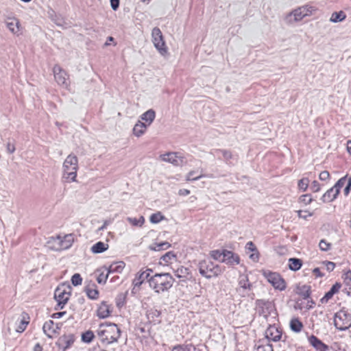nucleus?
Listing matches in <instances>:
<instances>
[{"instance_id":"nucleus-1","label":"nucleus","mask_w":351,"mask_h":351,"mask_svg":"<svg viewBox=\"0 0 351 351\" xmlns=\"http://www.w3.org/2000/svg\"><path fill=\"white\" fill-rule=\"evenodd\" d=\"M96 332L100 341L106 345L117 342L121 336V330L118 326L107 322L100 324Z\"/></svg>"},{"instance_id":"nucleus-2","label":"nucleus","mask_w":351,"mask_h":351,"mask_svg":"<svg viewBox=\"0 0 351 351\" xmlns=\"http://www.w3.org/2000/svg\"><path fill=\"white\" fill-rule=\"evenodd\" d=\"M175 282L169 273H156L148 280L149 287L157 293L169 291Z\"/></svg>"},{"instance_id":"nucleus-3","label":"nucleus","mask_w":351,"mask_h":351,"mask_svg":"<svg viewBox=\"0 0 351 351\" xmlns=\"http://www.w3.org/2000/svg\"><path fill=\"white\" fill-rule=\"evenodd\" d=\"M78 160L75 155H69L63 163L62 180L65 182H76Z\"/></svg>"},{"instance_id":"nucleus-4","label":"nucleus","mask_w":351,"mask_h":351,"mask_svg":"<svg viewBox=\"0 0 351 351\" xmlns=\"http://www.w3.org/2000/svg\"><path fill=\"white\" fill-rule=\"evenodd\" d=\"M198 269L199 274L207 279L217 277L225 270L224 267L215 264L210 260L201 261L198 264Z\"/></svg>"},{"instance_id":"nucleus-5","label":"nucleus","mask_w":351,"mask_h":351,"mask_svg":"<svg viewBox=\"0 0 351 351\" xmlns=\"http://www.w3.org/2000/svg\"><path fill=\"white\" fill-rule=\"evenodd\" d=\"M255 304L259 315L264 317L267 320H268L269 317L276 318L278 314L275 305L272 302L264 299H258L256 300Z\"/></svg>"},{"instance_id":"nucleus-6","label":"nucleus","mask_w":351,"mask_h":351,"mask_svg":"<svg viewBox=\"0 0 351 351\" xmlns=\"http://www.w3.org/2000/svg\"><path fill=\"white\" fill-rule=\"evenodd\" d=\"M152 41L154 46L161 56H166L169 54V48L160 28L156 27L152 29Z\"/></svg>"},{"instance_id":"nucleus-7","label":"nucleus","mask_w":351,"mask_h":351,"mask_svg":"<svg viewBox=\"0 0 351 351\" xmlns=\"http://www.w3.org/2000/svg\"><path fill=\"white\" fill-rule=\"evenodd\" d=\"M334 325L339 331L351 329V314L347 311L341 309L334 315Z\"/></svg>"},{"instance_id":"nucleus-8","label":"nucleus","mask_w":351,"mask_h":351,"mask_svg":"<svg viewBox=\"0 0 351 351\" xmlns=\"http://www.w3.org/2000/svg\"><path fill=\"white\" fill-rule=\"evenodd\" d=\"M263 276L276 289L283 291L286 289V282L278 273L265 270Z\"/></svg>"},{"instance_id":"nucleus-9","label":"nucleus","mask_w":351,"mask_h":351,"mask_svg":"<svg viewBox=\"0 0 351 351\" xmlns=\"http://www.w3.org/2000/svg\"><path fill=\"white\" fill-rule=\"evenodd\" d=\"M317 11V8L310 5L299 7L291 12L290 16H293L295 21H300L306 16L313 15Z\"/></svg>"},{"instance_id":"nucleus-10","label":"nucleus","mask_w":351,"mask_h":351,"mask_svg":"<svg viewBox=\"0 0 351 351\" xmlns=\"http://www.w3.org/2000/svg\"><path fill=\"white\" fill-rule=\"evenodd\" d=\"M53 72L54 78L59 85L65 88H68L69 86V76L60 65L56 64L53 66Z\"/></svg>"},{"instance_id":"nucleus-11","label":"nucleus","mask_w":351,"mask_h":351,"mask_svg":"<svg viewBox=\"0 0 351 351\" xmlns=\"http://www.w3.org/2000/svg\"><path fill=\"white\" fill-rule=\"evenodd\" d=\"M70 297V292L66 291L62 287H58L54 291V298L57 301L56 310L62 309L67 303Z\"/></svg>"},{"instance_id":"nucleus-12","label":"nucleus","mask_w":351,"mask_h":351,"mask_svg":"<svg viewBox=\"0 0 351 351\" xmlns=\"http://www.w3.org/2000/svg\"><path fill=\"white\" fill-rule=\"evenodd\" d=\"M265 338L267 339V342L270 341L276 342L281 339L282 337V332L280 328L277 327L275 324H269L265 330Z\"/></svg>"},{"instance_id":"nucleus-13","label":"nucleus","mask_w":351,"mask_h":351,"mask_svg":"<svg viewBox=\"0 0 351 351\" xmlns=\"http://www.w3.org/2000/svg\"><path fill=\"white\" fill-rule=\"evenodd\" d=\"M334 187L338 189L339 193L340 190L343 188V194L348 196L351 189V177H348V176L342 177L334 185Z\"/></svg>"},{"instance_id":"nucleus-14","label":"nucleus","mask_w":351,"mask_h":351,"mask_svg":"<svg viewBox=\"0 0 351 351\" xmlns=\"http://www.w3.org/2000/svg\"><path fill=\"white\" fill-rule=\"evenodd\" d=\"M226 265L234 267L240 263V257L232 251L226 250L222 259V262Z\"/></svg>"},{"instance_id":"nucleus-15","label":"nucleus","mask_w":351,"mask_h":351,"mask_svg":"<svg viewBox=\"0 0 351 351\" xmlns=\"http://www.w3.org/2000/svg\"><path fill=\"white\" fill-rule=\"evenodd\" d=\"M163 161L170 162L175 166L181 165L183 162V157L178 155L176 152H169L160 156Z\"/></svg>"},{"instance_id":"nucleus-16","label":"nucleus","mask_w":351,"mask_h":351,"mask_svg":"<svg viewBox=\"0 0 351 351\" xmlns=\"http://www.w3.org/2000/svg\"><path fill=\"white\" fill-rule=\"evenodd\" d=\"M308 341L317 351H328L329 347L314 335L308 336Z\"/></svg>"},{"instance_id":"nucleus-17","label":"nucleus","mask_w":351,"mask_h":351,"mask_svg":"<svg viewBox=\"0 0 351 351\" xmlns=\"http://www.w3.org/2000/svg\"><path fill=\"white\" fill-rule=\"evenodd\" d=\"M74 341L75 338L73 335H64L58 339V341L56 342V345L60 349L65 351L66 349L71 347V346L74 343Z\"/></svg>"},{"instance_id":"nucleus-18","label":"nucleus","mask_w":351,"mask_h":351,"mask_svg":"<svg viewBox=\"0 0 351 351\" xmlns=\"http://www.w3.org/2000/svg\"><path fill=\"white\" fill-rule=\"evenodd\" d=\"M71 247V243H46L45 245V251L61 252Z\"/></svg>"},{"instance_id":"nucleus-19","label":"nucleus","mask_w":351,"mask_h":351,"mask_svg":"<svg viewBox=\"0 0 351 351\" xmlns=\"http://www.w3.org/2000/svg\"><path fill=\"white\" fill-rule=\"evenodd\" d=\"M146 317L149 324L154 325L161 322V311L156 308H149L146 311Z\"/></svg>"},{"instance_id":"nucleus-20","label":"nucleus","mask_w":351,"mask_h":351,"mask_svg":"<svg viewBox=\"0 0 351 351\" xmlns=\"http://www.w3.org/2000/svg\"><path fill=\"white\" fill-rule=\"evenodd\" d=\"M245 250L246 254L248 255L249 258L253 262H258L259 260V252L257 250L256 246L254 245V243H246V245L245 247Z\"/></svg>"},{"instance_id":"nucleus-21","label":"nucleus","mask_w":351,"mask_h":351,"mask_svg":"<svg viewBox=\"0 0 351 351\" xmlns=\"http://www.w3.org/2000/svg\"><path fill=\"white\" fill-rule=\"evenodd\" d=\"M7 27L11 32L17 36L22 34V28L19 21L16 18H10L7 21Z\"/></svg>"},{"instance_id":"nucleus-22","label":"nucleus","mask_w":351,"mask_h":351,"mask_svg":"<svg viewBox=\"0 0 351 351\" xmlns=\"http://www.w3.org/2000/svg\"><path fill=\"white\" fill-rule=\"evenodd\" d=\"M29 319L28 313L23 311L17 320L19 323L17 325L16 331L19 333L23 332L29 324Z\"/></svg>"},{"instance_id":"nucleus-23","label":"nucleus","mask_w":351,"mask_h":351,"mask_svg":"<svg viewBox=\"0 0 351 351\" xmlns=\"http://www.w3.org/2000/svg\"><path fill=\"white\" fill-rule=\"evenodd\" d=\"M55 323L52 320H49L45 322L43 326L44 333L49 337L51 338L53 335L57 332L58 330H60L58 324L54 326Z\"/></svg>"},{"instance_id":"nucleus-24","label":"nucleus","mask_w":351,"mask_h":351,"mask_svg":"<svg viewBox=\"0 0 351 351\" xmlns=\"http://www.w3.org/2000/svg\"><path fill=\"white\" fill-rule=\"evenodd\" d=\"M341 287V284L340 282H336L334 284L332 287L328 291H327L324 297L320 300L322 303H327L329 300H330L335 294L338 293Z\"/></svg>"},{"instance_id":"nucleus-25","label":"nucleus","mask_w":351,"mask_h":351,"mask_svg":"<svg viewBox=\"0 0 351 351\" xmlns=\"http://www.w3.org/2000/svg\"><path fill=\"white\" fill-rule=\"evenodd\" d=\"M339 194L338 189H336L332 186L326 191V192L322 195L321 199L325 203L331 202L337 197Z\"/></svg>"},{"instance_id":"nucleus-26","label":"nucleus","mask_w":351,"mask_h":351,"mask_svg":"<svg viewBox=\"0 0 351 351\" xmlns=\"http://www.w3.org/2000/svg\"><path fill=\"white\" fill-rule=\"evenodd\" d=\"M97 275L96 280L99 284L104 285L108 278L110 273H108L107 267L104 266L99 268L95 271Z\"/></svg>"},{"instance_id":"nucleus-27","label":"nucleus","mask_w":351,"mask_h":351,"mask_svg":"<svg viewBox=\"0 0 351 351\" xmlns=\"http://www.w3.org/2000/svg\"><path fill=\"white\" fill-rule=\"evenodd\" d=\"M111 312L110 306L104 301L101 303L97 311V316L101 319L109 317Z\"/></svg>"},{"instance_id":"nucleus-28","label":"nucleus","mask_w":351,"mask_h":351,"mask_svg":"<svg viewBox=\"0 0 351 351\" xmlns=\"http://www.w3.org/2000/svg\"><path fill=\"white\" fill-rule=\"evenodd\" d=\"M171 351H200L192 343L177 344L173 346Z\"/></svg>"},{"instance_id":"nucleus-29","label":"nucleus","mask_w":351,"mask_h":351,"mask_svg":"<svg viewBox=\"0 0 351 351\" xmlns=\"http://www.w3.org/2000/svg\"><path fill=\"white\" fill-rule=\"evenodd\" d=\"M125 266V264L123 261L113 263L109 267H107L108 273H121Z\"/></svg>"},{"instance_id":"nucleus-30","label":"nucleus","mask_w":351,"mask_h":351,"mask_svg":"<svg viewBox=\"0 0 351 351\" xmlns=\"http://www.w3.org/2000/svg\"><path fill=\"white\" fill-rule=\"evenodd\" d=\"M254 351H274V349L271 344L262 339L256 343Z\"/></svg>"},{"instance_id":"nucleus-31","label":"nucleus","mask_w":351,"mask_h":351,"mask_svg":"<svg viewBox=\"0 0 351 351\" xmlns=\"http://www.w3.org/2000/svg\"><path fill=\"white\" fill-rule=\"evenodd\" d=\"M291 330L296 333L302 331L304 327L302 322L298 317L292 318L289 323Z\"/></svg>"},{"instance_id":"nucleus-32","label":"nucleus","mask_w":351,"mask_h":351,"mask_svg":"<svg viewBox=\"0 0 351 351\" xmlns=\"http://www.w3.org/2000/svg\"><path fill=\"white\" fill-rule=\"evenodd\" d=\"M311 293V286L309 285H303L297 287V293L304 300L310 298Z\"/></svg>"},{"instance_id":"nucleus-33","label":"nucleus","mask_w":351,"mask_h":351,"mask_svg":"<svg viewBox=\"0 0 351 351\" xmlns=\"http://www.w3.org/2000/svg\"><path fill=\"white\" fill-rule=\"evenodd\" d=\"M109 247L108 243H95L90 249L93 254H100L106 251Z\"/></svg>"},{"instance_id":"nucleus-34","label":"nucleus","mask_w":351,"mask_h":351,"mask_svg":"<svg viewBox=\"0 0 351 351\" xmlns=\"http://www.w3.org/2000/svg\"><path fill=\"white\" fill-rule=\"evenodd\" d=\"M302 266V261L297 258H291L289 259V268L291 271H296Z\"/></svg>"},{"instance_id":"nucleus-35","label":"nucleus","mask_w":351,"mask_h":351,"mask_svg":"<svg viewBox=\"0 0 351 351\" xmlns=\"http://www.w3.org/2000/svg\"><path fill=\"white\" fill-rule=\"evenodd\" d=\"M147 124L145 123H142L141 121H138L137 123L135 124L134 128H133V133L136 136L139 137L142 134L145 133L147 129Z\"/></svg>"},{"instance_id":"nucleus-36","label":"nucleus","mask_w":351,"mask_h":351,"mask_svg":"<svg viewBox=\"0 0 351 351\" xmlns=\"http://www.w3.org/2000/svg\"><path fill=\"white\" fill-rule=\"evenodd\" d=\"M156 117L155 111L153 110H149L141 115V119L145 121L147 125H149Z\"/></svg>"},{"instance_id":"nucleus-37","label":"nucleus","mask_w":351,"mask_h":351,"mask_svg":"<svg viewBox=\"0 0 351 351\" xmlns=\"http://www.w3.org/2000/svg\"><path fill=\"white\" fill-rule=\"evenodd\" d=\"M346 14L343 11L333 12L330 16V21L333 23L341 22L345 20Z\"/></svg>"},{"instance_id":"nucleus-38","label":"nucleus","mask_w":351,"mask_h":351,"mask_svg":"<svg viewBox=\"0 0 351 351\" xmlns=\"http://www.w3.org/2000/svg\"><path fill=\"white\" fill-rule=\"evenodd\" d=\"M239 285L244 289L250 290L252 288V284L249 282V278L247 275H241L239 276Z\"/></svg>"},{"instance_id":"nucleus-39","label":"nucleus","mask_w":351,"mask_h":351,"mask_svg":"<svg viewBox=\"0 0 351 351\" xmlns=\"http://www.w3.org/2000/svg\"><path fill=\"white\" fill-rule=\"evenodd\" d=\"M226 250L225 249L212 250L210 252V255L213 259L222 262Z\"/></svg>"},{"instance_id":"nucleus-40","label":"nucleus","mask_w":351,"mask_h":351,"mask_svg":"<svg viewBox=\"0 0 351 351\" xmlns=\"http://www.w3.org/2000/svg\"><path fill=\"white\" fill-rule=\"evenodd\" d=\"M189 274V269L187 267L181 266L175 271V275L178 278H186Z\"/></svg>"},{"instance_id":"nucleus-41","label":"nucleus","mask_w":351,"mask_h":351,"mask_svg":"<svg viewBox=\"0 0 351 351\" xmlns=\"http://www.w3.org/2000/svg\"><path fill=\"white\" fill-rule=\"evenodd\" d=\"M152 272V269H146L145 271L138 272L136 276L141 280V282H143L145 280L148 281Z\"/></svg>"},{"instance_id":"nucleus-42","label":"nucleus","mask_w":351,"mask_h":351,"mask_svg":"<svg viewBox=\"0 0 351 351\" xmlns=\"http://www.w3.org/2000/svg\"><path fill=\"white\" fill-rule=\"evenodd\" d=\"M177 255L172 251L167 252L165 253L162 257L161 260L165 262V263L167 264L171 263L172 260L176 261Z\"/></svg>"},{"instance_id":"nucleus-43","label":"nucleus","mask_w":351,"mask_h":351,"mask_svg":"<svg viewBox=\"0 0 351 351\" xmlns=\"http://www.w3.org/2000/svg\"><path fill=\"white\" fill-rule=\"evenodd\" d=\"M85 292L88 298L90 300H96L99 297V291L96 289L86 287Z\"/></svg>"},{"instance_id":"nucleus-44","label":"nucleus","mask_w":351,"mask_h":351,"mask_svg":"<svg viewBox=\"0 0 351 351\" xmlns=\"http://www.w3.org/2000/svg\"><path fill=\"white\" fill-rule=\"evenodd\" d=\"M165 216L161 212L158 211L151 215L149 217L150 222L152 223H158L165 219Z\"/></svg>"},{"instance_id":"nucleus-45","label":"nucleus","mask_w":351,"mask_h":351,"mask_svg":"<svg viewBox=\"0 0 351 351\" xmlns=\"http://www.w3.org/2000/svg\"><path fill=\"white\" fill-rule=\"evenodd\" d=\"M204 177L203 171L202 170L199 172V174H197V172L195 171H191L186 176V181H193V180H197L200 179L201 178Z\"/></svg>"},{"instance_id":"nucleus-46","label":"nucleus","mask_w":351,"mask_h":351,"mask_svg":"<svg viewBox=\"0 0 351 351\" xmlns=\"http://www.w3.org/2000/svg\"><path fill=\"white\" fill-rule=\"evenodd\" d=\"M128 221L132 226H142L145 223V218L143 216L138 218L128 217Z\"/></svg>"},{"instance_id":"nucleus-47","label":"nucleus","mask_w":351,"mask_h":351,"mask_svg":"<svg viewBox=\"0 0 351 351\" xmlns=\"http://www.w3.org/2000/svg\"><path fill=\"white\" fill-rule=\"evenodd\" d=\"M95 337L94 332L92 330H87L82 335V341L84 343H90Z\"/></svg>"},{"instance_id":"nucleus-48","label":"nucleus","mask_w":351,"mask_h":351,"mask_svg":"<svg viewBox=\"0 0 351 351\" xmlns=\"http://www.w3.org/2000/svg\"><path fill=\"white\" fill-rule=\"evenodd\" d=\"M348 345L345 343L335 342L331 346V349L333 351H347Z\"/></svg>"},{"instance_id":"nucleus-49","label":"nucleus","mask_w":351,"mask_h":351,"mask_svg":"<svg viewBox=\"0 0 351 351\" xmlns=\"http://www.w3.org/2000/svg\"><path fill=\"white\" fill-rule=\"evenodd\" d=\"M313 201V199L311 197V195L309 194H304L300 197L299 198V202L306 206L308 204H310Z\"/></svg>"},{"instance_id":"nucleus-50","label":"nucleus","mask_w":351,"mask_h":351,"mask_svg":"<svg viewBox=\"0 0 351 351\" xmlns=\"http://www.w3.org/2000/svg\"><path fill=\"white\" fill-rule=\"evenodd\" d=\"M322 265V267L321 268L325 269L328 272L332 271L335 267V263L331 261H323Z\"/></svg>"},{"instance_id":"nucleus-51","label":"nucleus","mask_w":351,"mask_h":351,"mask_svg":"<svg viewBox=\"0 0 351 351\" xmlns=\"http://www.w3.org/2000/svg\"><path fill=\"white\" fill-rule=\"evenodd\" d=\"M298 187L300 189L302 190L303 191H305L308 185H309V180L308 178H303L302 179H300L299 181H298Z\"/></svg>"},{"instance_id":"nucleus-52","label":"nucleus","mask_w":351,"mask_h":351,"mask_svg":"<svg viewBox=\"0 0 351 351\" xmlns=\"http://www.w3.org/2000/svg\"><path fill=\"white\" fill-rule=\"evenodd\" d=\"M71 283L73 286L80 285L82 282V278L80 274H75L71 277Z\"/></svg>"},{"instance_id":"nucleus-53","label":"nucleus","mask_w":351,"mask_h":351,"mask_svg":"<svg viewBox=\"0 0 351 351\" xmlns=\"http://www.w3.org/2000/svg\"><path fill=\"white\" fill-rule=\"evenodd\" d=\"M319 178L320 180L327 183L330 179V174L328 171H322L319 175Z\"/></svg>"},{"instance_id":"nucleus-54","label":"nucleus","mask_w":351,"mask_h":351,"mask_svg":"<svg viewBox=\"0 0 351 351\" xmlns=\"http://www.w3.org/2000/svg\"><path fill=\"white\" fill-rule=\"evenodd\" d=\"M156 243L157 244L156 246L153 247V246L150 245L149 249H151L152 250H155V251H156V250L159 251V250L164 249L165 247H168L171 246L169 243Z\"/></svg>"},{"instance_id":"nucleus-55","label":"nucleus","mask_w":351,"mask_h":351,"mask_svg":"<svg viewBox=\"0 0 351 351\" xmlns=\"http://www.w3.org/2000/svg\"><path fill=\"white\" fill-rule=\"evenodd\" d=\"M125 295L120 294L116 298V304L117 306L120 308L122 307L125 304Z\"/></svg>"},{"instance_id":"nucleus-56","label":"nucleus","mask_w":351,"mask_h":351,"mask_svg":"<svg viewBox=\"0 0 351 351\" xmlns=\"http://www.w3.org/2000/svg\"><path fill=\"white\" fill-rule=\"evenodd\" d=\"M344 282L351 289V271L349 270L343 274Z\"/></svg>"},{"instance_id":"nucleus-57","label":"nucleus","mask_w":351,"mask_h":351,"mask_svg":"<svg viewBox=\"0 0 351 351\" xmlns=\"http://www.w3.org/2000/svg\"><path fill=\"white\" fill-rule=\"evenodd\" d=\"M298 215L300 218L306 219L308 217L313 216V213L308 210H298Z\"/></svg>"},{"instance_id":"nucleus-58","label":"nucleus","mask_w":351,"mask_h":351,"mask_svg":"<svg viewBox=\"0 0 351 351\" xmlns=\"http://www.w3.org/2000/svg\"><path fill=\"white\" fill-rule=\"evenodd\" d=\"M311 190L313 193L319 192L321 190L320 184L317 180H314L311 184Z\"/></svg>"},{"instance_id":"nucleus-59","label":"nucleus","mask_w":351,"mask_h":351,"mask_svg":"<svg viewBox=\"0 0 351 351\" xmlns=\"http://www.w3.org/2000/svg\"><path fill=\"white\" fill-rule=\"evenodd\" d=\"M319 247L322 251L327 252L331 249L330 243H319Z\"/></svg>"},{"instance_id":"nucleus-60","label":"nucleus","mask_w":351,"mask_h":351,"mask_svg":"<svg viewBox=\"0 0 351 351\" xmlns=\"http://www.w3.org/2000/svg\"><path fill=\"white\" fill-rule=\"evenodd\" d=\"M313 274L316 278H322L325 276V274L321 271V268L316 267L313 269Z\"/></svg>"},{"instance_id":"nucleus-61","label":"nucleus","mask_w":351,"mask_h":351,"mask_svg":"<svg viewBox=\"0 0 351 351\" xmlns=\"http://www.w3.org/2000/svg\"><path fill=\"white\" fill-rule=\"evenodd\" d=\"M66 313V311H60L53 313L51 317L54 319H59L62 317Z\"/></svg>"},{"instance_id":"nucleus-62","label":"nucleus","mask_w":351,"mask_h":351,"mask_svg":"<svg viewBox=\"0 0 351 351\" xmlns=\"http://www.w3.org/2000/svg\"><path fill=\"white\" fill-rule=\"evenodd\" d=\"M137 330H139L140 332L142 334H146V335H145V337H147L149 335V333H150L149 329L147 330L145 328V326H144V327L139 326V327H138Z\"/></svg>"},{"instance_id":"nucleus-63","label":"nucleus","mask_w":351,"mask_h":351,"mask_svg":"<svg viewBox=\"0 0 351 351\" xmlns=\"http://www.w3.org/2000/svg\"><path fill=\"white\" fill-rule=\"evenodd\" d=\"M110 5L114 10H116L119 5V0H110Z\"/></svg>"},{"instance_id":"nucleus-64","label":"nucleus","mask_w":351,"mask_h":351,"mask_svg":"<svg viewBox=\"0 0 351 351\" xmlns=\"http://www.w3.org/2000/svg\"><path fill=\"white\" fill-rule=\"evenodd\" d=\"M190 193H191L189 189H180L178 191V194L182 196H186V195H189Z\"/></svg>"}]
</instances>
